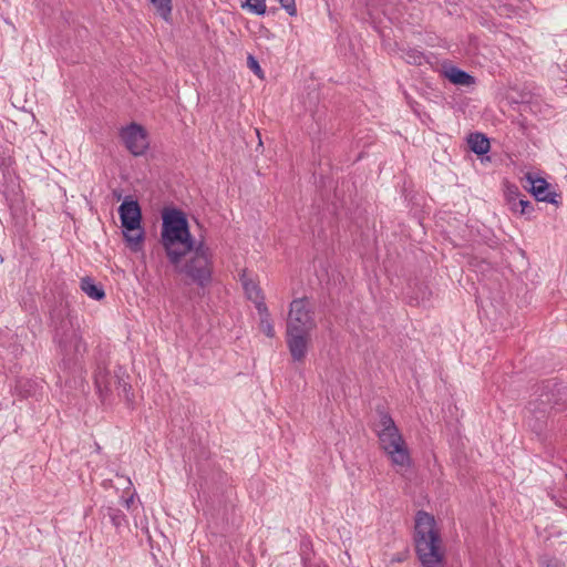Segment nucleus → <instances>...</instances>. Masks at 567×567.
Instances as JSON below:
<instances>
[{"label":"nucleus","mask_w":567,"mask_h":567,"mask_svg":"<svg viewBox=\"0 0 567 567\" xmlns=\"http://www.w3.org/2000/svg\"><path fill=\"white\" fill-rule=\"evenodd\" d=\"M379 426L377 431L381 449L390 456L394 465L410 466L411 457L406 444L392 416L383 409H378Z\"/></svg>","instance_id":"nucleus-6"},{"label":"nucleus","mask_w":567,"mask_h":567,"mask_svg":"<svg viewBox=\"0 0 567 567\" xmlns=\"http://www.w3.org/2000/svg\"><path fill=\"white\" fill-rule=\"evenodd\" d=\"M51 322L54 327V341L62 354V367L73 370L79 363V355L86 351V344L79 333V321L64 305L51 310Z\"/></svg>","instance_id":"nucleus-3"},{"label":"nucleus","mask_w":567,"mask_h":567,"mask_svg":"<svg viewBox=\"0 0 567 567\" xmlns=\"http://www.w3.org/2000/svg\"><path fill=\"white\" fill-rule=\"evenodd\" d=\"M114 196L116 197L117 200H120L122 197L121 193H117V192H114Z\"/></svg>","instance_id":"nucleus-25"},{"label":"nucleus","mask_w":567,"mask_h":567,"mask_svg":"<svg viewBox=\"0 0 567 567\" xmlns=\"http://www.w3.org/2000/svg\"><path fill=\"white\" fill-rule=\"evenodd\" d=\"M120 136L134 156L143 155L148 148L147 133L140 124L131 123L121 130Z\"/></svg>","instance_id":"nucleus-9"},{"label":"nucleus","mask_w":567,"mask_h":567,"mask_svg":"<svg viewBox=\"0 0 567 567\" xmlns=\"http://www.w3.org/2000/svg\"><path fill=\"white\" fill-rule=\"evenodd\" d=\"M506 200L509 209L514 213H519L523 216L529 217L534 212L533 204L522 196L518 187L516 186L507 188Z\"/></svg>","instance_id":"nucleus-10"},{"label":"nucleus","mask_w":567,"mask_h":567,"mask_svg":"<svg viewBox=\"0 0 567 567\" xmlns=\"http://www.w3.org/2000/svg\"><path fill=\"white\" fill-rule=\"evenodd\" d=\"M118 215L125 240L132 249L137 250L144 240L142 210L138 202L125 198L118 207Z\"/></svg>","instance_id":"nucleus-8"},{"label":"nucleus","mask_w":567,"mask_h":567,"mask_svg":"<svg viewBox=\"0 0 567 567\" xmlns=\"http://www.w3.org/2000/svg\"><path fill=\"white\" fill-rule=\"evenodd\" d=\"M247 64L249 69L259 78H262V70L258 63V61L250 54L247 58Z\"/></svg>","instance_id":"nucleus-21"},{"label":"nucleus","mask_w":567,"mask_h":567,"mask_svg":"<svg viewBox=\"0 0 567 567\" xmlns=\"http://www.w3.org/2000/svg\"><path fill=\"white\" fill-rule=\"evenodd\" d=\"M81 290L93 300H102L105 297V291L102 285H97L91 277L81 279Z\"/></svg>","instance_id":"nucleus-14"},{"label":"nucleus","mask_w":567,"mask_h":567,"mask_svg":"<svg viewBox=\"0 0 567 567\" xmlns=\"http://www.w3.org/2000/svg\"><path fill=\"white\" fill-rule=\"evenodd\" d=\"M434 517L419 511L415 515L414 545L422 567H444L445 551Z\"/></svg>","instance_id":"nucleus-4"},{"label":"nucleus","mask_w":567,"mask_h":567,"mask_svg":"<svg viewBox=\"0 0 567 567\" xmlns=\"http://www.w3.org/2000/svg\"><path fill=\"white\" fill-rule=\"evenodd\" d=\"M542 564L545 566V567H565V564L557 559L556 557H549V556H544L542 558Z\"/></svg>","instance_id":"nucleus-22"},{"label":"nucleus","mask_w":567,"mask_h":567,"mask_svg":"<svg viewBox=\"0 0 567 567\" xmlns=\"http://www.w3.org/2000/svg\"><path fill=\"white\" fill-rule=\"evenodd\" d=\"M537 399L528 403L532 414L527 417L528 426L537 434L546 427L547 414L555 410L561 412L567 409V390L557 380H545L536 390Z\"/></svg>","instance_id":"nucleus-5"},{"label":"nucleus","mask_w":567,"mask_h":567,"mask_svg":"<svg viewBox=\"0 0 567 567\" xmlns=\"http://www.w3.org/2000/svg\"><path fill=\"white\" fill-rule=\"evenodd\" d=\"M132 503H133V496H131L130 498L125 499L126 507H130Z\"/></svg>","instance_id":"nucleus-24"},{"label":"nucleus","mask_w":567,"mask_h":567,"mask_svg":"<svg viewBox=\"0 0 567 567\" xmlns=\"http://www.w3.org/2000/svg\"><path fill=\"white\" fill-rule=\"evenodd\" d=\"M155 7L156 12L165 21H168L172 13V1L171 0H150Z\"/></svg>","instance_id":"nucleus-18"},{"label":"nucleus","mask_w":567,"mask_h":567,"mask_svg":"<svg viewBox=\"0 0 567 567\" xmlns=\"http://www.w3.org/2000/svg\"><path fill=\"white\" fill-rule=\"evenodd\" d=\"M241 282L247 298L255 303L257 311H266L265 296L258 284L246 278L245 274L241 277Z\"/></svg>","instance_id":"nucleus-11"},{"label":"nucleus","mask_w":567,"mask_h":567,"mask_svg":"<svg viewBox=\"0 0 567 567\" xmlns=\"http://www.w3.org/2000/svg\"><path fill=\"white\" fill-rule=\"evenodd\" d=\"M404 61L412 65H421L425 61V55L416 49H406L402 51Z\"/></svg>","instance_id":"nucleus-17"},{"label":"nucleus","mask_w":567,"mask_h":567,"mask_svg":"<svg viewBox=\"0 0 567 567\" xmlns=\"http://www.w3.org/2000/svg\"><path fill=\"white\" fill-rule=\"evenodd\" d=\"M526 179L530 184L528 190L533 194L536 200H549L547 195H549L551 192L548 189L549 184L546 182V179L542 177H534L532 174H527Z\"/></svg>","instance_id":"nucleus-12"},{"label":"nucleus","mask_w":567,"mask_h":567,"mask_svg":"<svg viewBox=\"0 0 567 567\" xmlns=\"http://www.w3.org/2000/svg\"><path fill=\"white\" fill-rule=\"evenodd\" d=\"M251 12L262 16L267 11L265 0H247L245 4Z\"/></svg>","instance_id":"nucleus-19"},{"label":"nucleus","mask_w":567,"mask_h":567,"mask_svg":"<svg viewBox=\"0 0 567 567\" xmlns=\"http://www.w3.org/2000/svg\"><path fill=\"white\" fill-rule=\"evenodd\" d=\"M159 243L174 271L185 277L186 285L205 288L210 284L213 261L209 248L204 240L193 238L184 212L177 208L163 210Z\"/></svg>","instance_id":"nucleus-1"},{"label":"nucleus","mask_w":567,"mask_h":567,"mask_svg":"<svg viewBox=\"0 0 567 567\" xmlns=\"http://www.w3.org/2000/svg\"><path fill=\"white\" fill-rule=\"evenodd\" d=\"M128 380L130 375L123 367H117L111 372L105 367L99 365L94 375L95 386L103 402L107 401L115 391L126 402H132L134 394Z\"/></svg>","instance_id":"nucleus-7"},{"label":"nucleus","mask_w":567,"mask_h":567,"mask_svg":"<svg viewBox=\"0 0 567 567\" xmlns=\"http://www.w3.org/2000/svg\"><path fill=\"white\" fill-rule=\"evenodd\" d=\"M317 327L313 305L307 297L290 302L286 342L295 362H302L308 352L311 331Z\"/></svg>","instance_id":"nucleus-2"},{"label":"nucleus","mask_w":567,"mask_h":567,"mask_svg":"<svg viewBox=\"0 0 567 567\" xmlns=\"http://www.w3.org/2000/svg\"><path fill=\"white\" fill-rule=\"evenodd\" d=\"M557 196L558 194L555 193V192H551L549 195H547V198H549V200H545L546 203H550V204H554V205H558L559 202L557 200Z\"/></svg>","instance_id":"nucleus-23"},{"label":"nucleus","mask_w":567,"mask_h":567,"mask_svg":"<svg viewBox=\"0 0 567 567\" xmlns=\"http://www.w3.org/2000/svg\"><path fill=\"white\" fill-rule=\"evenodd\" d=\"M109 517L115 527H120L125 520V515L117 508H109Z\"/></svg>","instance_id":"nucleus-20"},{"label":"nucleus","mask_w":567,"mask_h":567,"mask_svg":"<svg viewBox=\"0 0 567 567\" xmlns=\"http://www.w3.org/2000/svg\"><path fill=\"white\" fill-rule=\"evenodd\" d=\"M260 316L259 329L262 333H265L269 338L275 337V329L270 319V313L268 308L266 307V311H258Z\"/></svg>","instance_id":"nucleus-16"},{"label":"nucleus","mask_w":567,"mask_h":567,"mask_svg":"<svg viewBox=\"0 0 567 567\" xmlns=\"http://www.w3.org/2000/svg\"><path fill=\"white\" fill-rule=\"evenodd\" d=\"M445 75L451 83L456 85L468 86L475 83L474 76L456 66H452L446 70Z\"/></svg>","instance_id":"nucleus-15"},{"label":"nucleus","mask_w":567,"mask_h":567,"mask_svg":"<svg viewBox=\"0 0 567 567\" xmlns=\"http://www.w3.org/2000/svg\"><path fill=\"white\" fill-rule=\"evenodd\" d=\"M467 143L470 150L477 155H484L491 148L489 140L483 133L478 132L470 134Z\"/></svg>","instance_id":"nucleus-13"}]
</instances>
